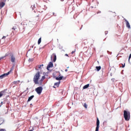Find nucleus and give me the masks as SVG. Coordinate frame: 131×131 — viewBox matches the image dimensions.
I'll use <instances>...</instances> for the list:
<instances>
[{"label": "nucleus", "mask_w": 131, "mask_h": 131, "mask_svg": "<svg viewBox=\"0 0 131 131\" xmlns=\"http://www.w3.org/2000/svg\"><path fill=\"white\" fill-rule=\"evenodd\" d=\"M100 127V120H99V119H97V122H96V127L95 131H99V128Z\"/></svg>", "instance_id": "obj_4"}, {"label": "nucleus", "mask_w": 131, "mask_h": 131, "mask_svg": "<svg viewBox=\"0 0 131 131\" xmlns=\"http://www.w3.org/2000/svg\"><path fill=\"white\" fill-rule=\"evenodd\" d=\"M53 66H54V64H53V62H50L47 66V70H49V69H50V68H52V67H53Z\"/></svg>", "instance_id": "obj_7"}, {"label": "nucleus", "mask_w": 131, "mask_h": 131, "mask_svg": "<svg viewBox=\"0 0 131 131\" xmlns=\"http://www.w3.org/2000/svg\"><path fill=\"white\" fill-rule=\"evenodd\" d=\"M83 107H84V108H85V109H87L88 108V104H86V103H84Z\"/></svg>", "instance_id": "obj_21"}, {"label": "nucleus", "mask_w": 131, "mask_h": 131, "mask_svg": "<svg viewBox=\"0 0 131 131\" xmlns=\"http://www.w3.org/2000/svg\"><path fill=\"white\" fill-rule=\"evenodd\" d=\"M33 58H30L29 59V62H33Z\"/></svg>", "instance_id": "obj_23"}, {"label": "nucleus", "mask_w": 131, "mask_h": 131, "mask_svg": "<svg viewBox=\"0 0 131 131\" xmlns=\"http://www.w3.org/2000/svg\"><path fill=\"white\" fill-rule=\"evenodd\" d=\"M5 5H6L5 4L4 2H0V9H2V8H4V7H5Z\"/></svg>", "instance_id": "obj_12"}, {"label": "nucleus", "mask_w": 131, "mask_h": 131, "mask_svg": "<svg viewBox=\"0 0 131 131\" xmlns=\"http://www.w3.org/2000/svg\"><path fill=\"white\" fill-rule=\"evenodd\" d=\"M125 22H126V27H127L128 29H130V25L129 24V23L126 19L124 18V19Z\"/></svg>", "instance_id": "obj_6"}, {"label": "nucleus", "mask_w": 131, "mask_h": 131, "mask_svg": "<svg viewBox=\"0 0 131 131\" xmlns=\"http://www.w3.org/2000/svg\"><path fill=\"white\" fill-rule=\"evenodd\" d=\"M122 68H124V67H125V63L122 64Z\"/></svg>", "instance_id": "obj_24"}, {"label": "nucleus", "mask_w": 131, "mask_h": 131, "mask_svg": "<svg viewBox=\"0 0 131 131\" xmlns=\"http://www.w3.org/2000/svg\"><path fill=\"white\" fill-rule=\"evenodd\" d=\"M12 70L11 69L9 72H8L7 73L4 74L3 75L5 77H6V76H8V75H9V74H10L11 72H12Z\"/></svg>", "instance_id": "obj_13"}, {"label": "nucleus", "mask_w": 131, "mask_h": 131, "mask_svg": "<svg viewBox=\"0 0 131 131\" xmlns=\"http://www.w3.org/2000/svg\"><path fill=\"white\" fill-rule=\"evenodd\" d=\"M105 33H107V32H105Z\"/></svg>", "instance_id": "obj_35"}, {"label": "nucleus", "mask_w": 131, "mask_h": 131, "mask_svg": "<svg viewBox=\"0 0 131 131\" xmlns=\"http://www.w3.org/2000/svg\"><path fill=\"white\" fill-rule=\"evenodd\" d=\"M105 33H107V32H105Z\"/></svg>", "instance_id": "obj_36"}, {"label": "nucleus", "mask_w": 131, "mask_h": 131, "mask_svg": "<svg viewBox=\"0 0 131 131\" xmlns=\"http://www.w3.org/2000/svg\"><path fill=\"white\" fill-rule=\"evenodd\" d=\"M65 56H67V57H69V56H68V54H66Z\"/></svg>", "instance_id": "obj_31"}, {"label": "nucleus", "mask_w": 131, "mask_h": 131, "mask_svg": "<svg viewBox=\"0 0 131 131\" xmlns=\"http://www.w3.org/2000/svg\"><path fill=\"white\" fill-rule=\"evenodd\" d=\"M96 13L97 14H100V13H101V11H97Z\"/></svg>", "instance_id": "obj_26"}, {"label": "nucleus", "mask_w": 131, "mask_h": 131, "mask_svg": "<svg viewBox=\"0 0 131 131\" xmlns=\"http://www.w3.org/2000/svg\"><path fill=\"white\" fill-rule=\"evenodd\" d=\"M56 80H62V79H63V76L59 77H56Z\"/></svg>", "instance_id": "obj_17"}, {"label": "nucleus", "mask_w": 131, "mask_h": 131, "mask_svg": "<svg viewBox=\"0 0 131 131\" xmlns=\"http://www.w3.org/2000/svg\"><path fill=\"white\" fill-rule=\"evenodd\" d=\"M2 105H0V107Z\"/></svg>", "instance_id": "obj_38"}, {"label": "nucleus", "mask_w": 131, "mask_h": 131, "mask_svg": "<svg viewBox=\"0 0 131 131\" xmlns=\"http://www.w3.org/2000/svg\"><path fill=\"white\" fill-rule=\"evenodd\" d=\"M38 20H39V18H38Z\"/></svg>", "instance_id": "obj_34"}, {"label": "nucleus", "mask_w": 131, "mask_h": 131, "mask_svg": "<svg viewBox=\"0 0 131 131\" xmlns=\"http://www.w3.org/2000/svg\"><path fill=\"white\" fill-rule=\"evenodd\" d=\"M3 59H4V57H0V61H1L2 60H3Z\"/></svg>", "instance_id": "obj_25"}, {"label": "nucleus", "mask_w": 131, "mask_h": 131, "mask_svg": "<svg viewBox=\"0 0 131 131\" xmlns=\"http://www.w3.org/2000/svg\"><path fill=\"white\" fill-rule=\"evenodd\" d=\"M39 15H40V14H38V15H36V17H39Z\"/></svg>", "instance_id": "obj_30"}, {"label": "nucleus", "mask_w": 131, "mask_h": 131, "mask_svg": "<svg viewBox=\"0 0 131 131\" xmlns=\"http://www.w3.org/2000/svg\"><path fill=\"white\" fill-rule=\"evenodd\" d=\"M40 78V73L39 72H37L33 78V82L35 83V84H39V79Z\"/></svg>", "instance_id": "obj_1"}, {"label": "nucleus", "mask_w": 131, "mask_h": 131, "mask_svg": "<svg viewBox=\"0 0 131 131\" xmlns=\"http://www.w3.org/2000/svg\"><path fill=\"white\" fill-rule=\"evenodd\" d=\"M6 38V36H3V37H2V39H5Z\"/></svg>", "instance_id": "obj_27"}, {"label": "nucleus", "mask_w": 131, "mask_h": 131, "mask_svg": "<svg viewBox=\"0 0 131 131\" xmlns=\"http://www.w3.org/2000/svg\"><path fill=\"white\" fill-rule=\"evenodd\" d=\"M124 118L126 121H128L130 119V113L126 111H124Z\"/></svg>", "instance_id": "obj_2"}, {"label": "nucleus", "mask_w": 131, "mask_h": 131, "mask_svg": "<svg viewBox=\"0 0 131 131\" xmlns=\"http://www.w3.org/2000/svg\"><path fill=\"white\" fill-rule=\"evenodd\" d=\"M4 75L3 74L2 75L0 76V79H3L5 77Z\"/></svg>", "instance_id": "obj_22"}, {"label": "nucleus", "mask_w": 131, "mask_h": 131, "mask_svg": "<svg viewBox=\"0 0 131 131\" xmlns=\"http://www.w3.org/2000/svg\"><path fill=\"white\" fill-rule=\"evenodd\" d=\"M53 58V62H56V60H57V55H56V53H53L51 56V59L52 60Z\"/></svg>", "instance_id": "obj_5"}, {"label": "nucleus", "mask_w": 131, "mask_h": 131, "mask_svg": "<svg viewBox=\"0 0 131 131\" xmlns=\"http://www.w3.org/2000/svg\"><path fill=\"white\" fill-rule=\"evenodd\" d=\"M46 79V76H42L40 80H39V85H41L42 84V81Z\"/></svg>", "instance_id": "obj_9"}, {"label": "nucleus", "mask_w": 131, "mask_h": 131, "mask_svg": "<svg viewBox=\"0 0 131 131\" xmlns=\"http://www.w3.org/2000/svg\"><path fill=\"white\" fill-rule=\"evenodd\" d=\"M35 91L36 92L37 94L40 95V94H41V92H42V87L39 86L37 88L35 89Z\"/></svg>", "instance_id": "obj_3"}, {"label": "nucleus", "mask_w": 131, "mask_h": 131, "mask_svg": "<svg viewBox=\"0 0 131 131\" xmlns=\"http://www.w3.org/2000/svg\"><path fill=\"white\" fill-rule=\"evenodd\" d=\"M43 67V64L38 65L35 67V70H41V67Z\"/></svg>", "instance_id": "obj_8"}, {"label": "nucleus", "mask_w": 131, "mask_h": 131, "mask_svg": "<svg viewBox=\"0 0 131 131\" xmlns=\"http://www.w3.org/2000/svg\"><path fill=\"white\" fill-rule=\"evenodd\" d=\"M68 71V70H67V69H66V70H65V72H67Z\"/></svg>", "instance_id": "obj_32"}, {"label": "nucleus", "mask_w": 131, "mask_h": 131, "mask_svg": "<svg viewBox=\"0 0 131 131\" xmlns=\"http://www.w3.org/2000/svg\"><path fill=\"white\" fill-rule=\"evenodd\" d=\"M33 98H34V95H32L31 96L29 97L28 99V102H30V101L32 100Z\"/></svg>", "instance_id": "obj_15"}, {"label": "nucleus", "mask_w": 131, "mask_h": 131, "mask_svg": "<svg viewBox=\"0 0 131 131\" xmlns=\"http://www.w3.org/2000/svg\"><path fill=\"white\" fill-rule=\"evenodd\" d=\"M37 13H40V11H37Z\"/></svg>", "instance_id": "obj_33"}, {"label": "nucleus", "mask_w": 131, "mask_h": 131, "mask_svg": "<svg viewBox=\"0 0 131 131\" xmlns=\"http://www.w3.org/2000/svg\"><path fill=\"white\" fill-rule=\"evenodd\" d=\"M16 61V58L15 57V56L14 55H11V62L12 63H15V61Z\"/></svg>", "instance_id": "obj_11"}, {"label": "nucleus", "mask_w": 131, "mask_h": 131, "mask_svg": "<svg viewBox=\"0 0 131 131\" xmlns=\"http://www.w3.org/2000/svg\"><path fill=\"white\" fill-rule=\"evenodd\" d=\"M1 124H0V125H1Z\"/></svg>", "instance_id": "obj_39"}, {"label": "nucleus", "mask_w": 131, "mask_h": 131, "mask_svg": "<svg viewBox=\"0 0 131 131\" xmlns=\"http://www.w3.org/2000/svg\"><path fill=\"white\" fill-rule=\"evenodd\" d=\"M59 84H60V81L54 83V85H56V86H59Z\"/></svg>", "instance_id": "obj_19"}, {"label": "nucleus", "mask_w": 131, "mask_h": 131, "mask_svg": "<svg viewBox=\"0 0 131 131\" xmlns=\"http://www.w3.org/2000/svg\"><path fill=\"white\" fill-rule=\"evenodd\" d=\"M41 42V38H39L38 40V45H40V43Z\"/></svg>", "instance_id": "obj_20"}, {"label": "nucleus", "mask_w": 131, "mask_h": 131, "mask_svg": "<svg viewBox=\"0 0 131 131\" xmlns=\"http://www.w3.org/2000/svg\"><path fill=\"white\" fill-rule=\"evenodd\" d=\"M74 53H75V50L74 51H72V54H74Z\"/></svg>", "instance_id": "obj_29"}, {"label": "nucleus", "mask_w": 131, "mask_h": 131, "mask_svg": "<svg viewBox=\"0 0 131 131\" xmlns=\"http://www.w3.org/2000/svg\"><path fill=\"white\" fill-rule=\"evenodd\" d=\"M18 27H19L18 25H15L13 27L12 30L15 31L16 29H18Z\"/></svg>", "instance_id": "obj_14"}, {"label": "nucleus", "mask_w": 131, "mask_h": 131, "mask_svg": "<svg viewBox=\"0 0 131 131\" xmlns=\"http://www.w3.org/2000/svg\"><path fill=\"white\" fill-rule=\"evenodd\" d=\"M34 128H32V129L31 130H30L29 131H34Z\"/></svg>", "instance_id": "obj_28"}, {"label": "nucleus", "mask_w": 131, "mask_h": 131, "mask_svg": "<svg viewBox=\"0 0 131 131\" xmlns=\"http://www.w3.org/2000/svg\"><path fill=\"white\" fill-rule=\"evenodd\" d=\"M4 95H6V90L0 92V98H2L4 96Z\"/></svg>", "instance_id": "obj_10"}, {"label": "nucleus", "mask_w": 131, "mask_h": 131, "mask_svg": "<svg viewBox=\"0 0 131 131\" xmlns=\"http://www.w3.org/2000/svg\"><path fill=\"white\" fill-rule=\"evenodd\" d=\"M96 68L98 71H100V70H101V66L96 67Z\"/></svg>", "instance_id": "obj_18"}, {"label": "nucleus", "mask_w": 131, "mask_h": 131, "mask_svg": "<svg viewBox=\"0 0 131 131\" xmlns=\"http://www.w3.org/2000/svg\"><path fill=\"white\" fill-rule=\"evenodd\" d=\"M90 86V84H87L86 85H85L83 87V90H85V89H88Z\"/></svg>", "instance_id": "obj_16"}, {"label": "nucleus", "mask_w": 131, "mask_h": 131, "mask_svg": "<svg viewBox=\"0 0 131 131\" xmlns=\"http://www.w3.org/2000/svg\"><path fill=\"white\" fill-rule=\"evenodd\" d=\"M53 88H55V86H53Z\"/></svg>", "instance_id": "obj_37"}]
</instances>
